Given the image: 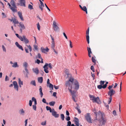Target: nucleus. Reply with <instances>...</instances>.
I'll return each mask as SVG.
<instances>
[{
	"mask_svg": "<svg viewBox=\"0 0 126 126\" xmlns=\"http://www.w3.org/2000/svg\"><path fill=\"white\" fill-rule=\"evenodd\" d=\"M69 81L72 88L76 90L79 89V82L77 80L74 79L73 77H69L68 81Z\"/></svg>",
	"mask_w": 126,
	"mask_h": 126,
	"instance_id": "1",
	"label": "nucleus"
},
{
	"mask_svg": "<svg viewBox=\"0 0 126 126\" xmlns=\"http://www.w3.org/2000/svg\"><path fill=\"white\" fill-rule=\"evenodd\" d=\"M94 113L95 114L96 117H101L99 120L100 123L101 125H104L106 122V118H104L103 114L100 111H99L98 112H94Z\"/></svg>",
	"mask_w": 126,
	"mask_h": 126,
	"instance_id": "2",
	"label": "nucleus"
},
{
	"mask_svg": "<svg viewBox=\"0 0 126 126\" xmlns=\"http://www.w3.org/2000/svg\"><path fill=\"white\" fill-rule=\"evenodd\" d=\"M65 85L66 87H68V90H69L72 96L75 95V94L76 92L72 90L73 88H72V86H71L69 81H66Z\"/></svg>",
	"mask_w": 126,
	"mask_h": 126,
	"instance_id": "3",
	"label": "nucleus"
},
{
	"mask_svg": "<svg viewBox=\"0 0 126 126\" xmlns=\"http://www.w3.org/2000/svg\"><path fill=\"white\" fill-rule=\"evenodd\" d=\"M11 4L12 5L11 7V9L13 12H16L17 10L16 9L17 8L15 4V2L14 0H11L10 2Z\"/></svg>",
	"mask_w": 126,
	"mask_h": 126,
	"instance_id": "4",
	"label": "nucleus"
},
{
	"mask_svg": "<svg viewBox=\"0 0 126 126\" xmlns=\"http://www.w3.org/2000/svg\"><path fill=\"white\" fill-rule=\"evenodd\" d=\"M85 117L86 120L88 122L90 123H92L91 118L89 113L86 114L85 115Z\"/></svg>",
	"mask_w": 126,
	"mask_h": 126,
	"instance_id": "5",
	"label": "nucleus"
},
{
	"mask_svg": "<svg viewBox=\"0 0 126 126\" xmlns=\"http://www.w3.org/2000/svg\"><path fill=\"white\" fill-rule=\"evenodd\" d=\"M19 3H17V5H20L21 6H24L25 7L26 6V0H19Z\"/></svg>",
	"mask_w": 126,
	"mask_h": 126,
	"instance_id": "6",
	"label": "nucleus"
},
{
	"mask_svg": "<svg viewBox=\"0 0 126 126\" xmlns=\"http://www.w3.org/2000/svg\"><path fill=\"white\" fill-rule=\"evenodd\" d=\"M58 25V24L56 23L55 21H53V27L54 31H57L59 29Z\"/></svg>",
	"mask_w": 126,
	"mask_h": 126,
	"instance_id": "7",
	"label": "nucleus"
},
{
	"mask_svg": "<svg viewBox=\"0 0 126 126\" xmlns=\"http://www.w3.org/2000/svg\"><path fill=\"white\" fill-rule=\"evenodd\" d=\"M20 40L21 41H23L25 44H26L29 42L28 40L26 37L24 35H23L20 38Z\"/></svg>",
	"mask_w": 126,
	"mask_h": 126,
	"instance_id": "8",
	"label": "nucleus"
},
{
	"mask_svg": "<svg viewBox=\"0 0 126 126\" xmlns=\"http://www.w3.org/2000/svg\"><path fill=\"white\" fill-rule=\"evenodd\" d=\"M115 91L113 89H111L108 92V95L110 96V97H112V96L115 94Z\"/></svg>",
	"mask_w": 126,
	"mask_h": 126,
	"instance_id": "9",
	"label": "nucleus"
},
{
	"mask_svg": "<svg viewBox=\"0 0 126 126\" xmlns=\"http://www.w3.org/2000/svg\"><path fill=\"white\" fill-rule=\"evenodd\" d=\"M19 25L18 26L20 27V31L21 33H22V30L25 29V27L22 22H20L19 23Z\"/></svg>",
	"mask_w": 126,
	"mask_h": 126,
	"instance_id": "10",
	"label": "nucleus"
},
{
	"mask_svg": "<svg viewBox=\"0 0 126 126\" xmlns=\"http://www.w3.org/2000/svg\"><path fill=\"white\" fill-rule=\"evenodd\" d=\"M48 66V64L46 63L45 65L43 67L44 69V71L47 73H48L49 72L48 70V68L47 67Z\"/></svg>",
	"mask_w": 126,
	"mask_h": 126,
	"instance_id": "11",
	"label": "nucleus"
},
{
	"mask_svg": "<svg viewBox=\"0 0 126 126\" xmlns=\"http://www.w3.org/2000/svg\"><path fill=\"white\" fill-rule=\"evenodd\" d=\"M13 85L14 86L15 89L16 90L18 91V85L17 82L16 81H14L13 82Z\"/></svg>",
	"mask_w": 126,
	"mask_h": 126,
	"instance_id": "12",
	"label": "nucleus"
},
{
	"mask_svg": "<svg viewBox=\"0 0 126 126\" xmlns=\"http://www.w3.org/2000/svg\"><path fill=\"white\" fill-rule=\"evenodd\" d=\"M74 121L76 126H79V120L78 118L75 117Z\"/></svg>",
	"mask_w": 126,
	"mask_h": 126,
	"instance_id": "13",
	"label": "nucleus"
},
{
	"mask_svg": "<svg viewBox=\"0 0 126 126\" xmlns=\"http://www.w3.org/2000/svg\"><path fill=\"white\" fill-rule=\"evenodd\" d=\"M15 44L16 47L19 49H20L22 51L23 50V49L22 46L20 45L18 42H16L15 43Z\"/></svg>",
	"mask_w": 126,
	"mask_h": 126,
	"instance_id": "14",
	"label": "nucleus"
},
{
	"mask_svg": "<svg viewBox=\"0 0 126 126\" xmlns=\"http://www.w3.org/2000/svg\"><path fill=\"white\" fill-rule=\"evenodd\" d=\"M52 112V115L55 118H58L59 116V114H57V112L56 111H54Z\"/></svg>",
	"mask_w": 126,
	"mask_h": 126,
	"instance_id": "15",
	"label": "nucleus"
},
{
	"mask_svg": "<svg viewBox=\"0 0 126 126\" xmlns=\"http://www.w3.org/2000/svg\"><path fill=\"white\" fill-rule=\"evenodd\" d=\"M41 50L42 52L45 53L46 52H47L48 51L49 49L47 48L46 49L42 47L41 48Z\"/></svg>",
	"mask_w": 126,
	"mask_h": 126,
	"instance_id": "16",
	"label": "nucleus"
},
{
	"mask_svg": "<svg viewBox=\"0 0 126 126\" xmlns=\"http://www.w3.org/2000/svg\"><path fill=\"white\" fill-rule=\"evenodd\" d=\"M17 14L21 19L22 21H24V19L22 17L21 12H17Z\"/></svg>",
	"mask_w": 126,
	"mask_h": 126,
	"instance_id": "17",
	"label": "nucleus"
},
{
	"mask_svg": "<svg viewBox=\"0 0 126 126\" xmlns=\"http://www.w3.org/2000/svg\"><path fill=\"white\" fill-rule=\"evenodd\" d=\"M32 70L36 74H38L39 73V70L37 68H33Z\"/></svg>",
	"mask_w": 126,
	"mask_h": 126,
	"instance_id": "18",
	"label": "nucleus"
},
{
	"mask_svg": "<svg viewBox=\"0 0 126 126\" xmlns=\"http://www.w3.org/2000/svg\"><path fill=\"white\" fill-rule=\"evenodd\" d=\"M100 101L98 97H97L96 98L95 97L94 99V100L93 101V102H94L97 103H99Z\"/></svg>",
	"mask_w": 126,
	"mask_h": 126,
	"instance_id": "19",
	"label": "nucleus"
},
{
	"mask_svg": "<svg viewBox=\"0 0 126 126\" xmlns=\"http://www.w3.org/2000/svg\"><path fill=\"white\" fill-rule=\"evenodd\" d=\"M39 91L40 93L41 97H42L43 94L42 92V88L41 86H39Z\"/></svg>",
	"mask_w": 126,
	"mask_h": 126,
	"instance_id": "20",
	"label": "nucleus"
},
{
	"mask_svg": "<svg viewBox=\"0 0 126 126\" xmlns=\"http://www.w3.org/2000/svg\"><path fill=\"white\" fill-rule=\"evenodd\" d=\"M38 80L39 82L40 83H41L43 82V78L42 77H39L38 79Z\"/></svg>",
	"mask_w": 126,
	"mask_h": 126,
	"instance_id": "21",
	"label": "nucleus"
},
{
	"mask_svg": "<svg viewBox=\"0 0 126 126\" xmlns=\"http://www.w3.org/2000/svg\"><path fill=\"white\" fill-rule=\"evenodd\" d=\"M30 84L34 86H36V84L35 80H33L31 81L30 83Z\"/></svg>",
	"mask_w": 126,
	"mask_h": 126,
	"instance_id": "22",
	"label": "nucleus"
},
{
	"mask_svg": "<svg viewBox=\"0 0 126 126\" xmlns=\"http://www.w3.org/2000/svg\"><path fill=\"white\" fill-rule=\"evenodd\" d=\"M25 113L24 111L23 110V109H21L19 111V113L21 115H24V113Z\"/></svg>",
	"mask_w": 126,
	"mask_h": 126,
	"instance_id": "23",
	"label": "nucleus"
},
{
	"mask_svg": "<svg viewBox=\"0 0 126 126\" xmlns=\"http://www.w3.org/2000/svg\"><path fill=\"white\" fill-rule=\"evenodd\" d=\"M12 67H18V66L17 64V63L16 62H15L13 64V65H12Z\"/></svg>",
	"mask_w": 126,
	"mask_h": 126,
	"instance_id": "24",
	"label": "nucleus"
},
{
	"mask_svg": "<svg viewBox=\"0 0 126 126\" xmlns=\"http://www.w3.org/2000/svg\"><path fill=\"white\" fill-rule=\"evenodd\" d=\"M23 67L25 68H27L28 66V63L26 62H24L23 63Z\"/></svg>",
	"mask_w": 126,
	"mask_h": 126,
	"instance_id": "25",
	"label": "nucleus"
},
{
	"mask_svg": "<svg viewBox=\"0 0 126 126\" xmlns=\"http://www.w3.org/2000/svg\"><path fill=\"white\" fill-rule=\"evenodd\" d=\"M13 22L14 23V24H17L18 23L19 24L18 21L15 18L13 19Z\"/></svg>",
	"mask_w": 126,
	"mask_h": 126,
	"instance_id": "26",
	"label": "nucleus"
},
{
	"mask_svg": "<svg viewBox=\"0 0 126 126\" xmlns=\"http://www.w3.org/2000/svg\"><path fill=\"white\" fill-rule=\"evenodd\" d=\"M55 103V102L54 101H51L49 102V104L50 106H53Z\"/></svg>",
	"mask_w": 126,
	"mask_h": 126,
	"instance_id": "27",
	"label": "nucleus"
},
{
	"mask_svg": "<svg viewBox=\"0 0 126 126\" xmlns=\"http://www.w3.org/2000/svg\"><path fill=\"white\" fill-rule=\"evenodd\" d=\"M82 9L86 13V14H87V9L86 6H83V7H82Z\"/></svg>",
	"mask_w": 126,
	"mask_h": 126,
	"instance_id": "28",
	"label": "nucleus"
},
{
	"mask_svg": "<svg viewBox=\"0 0 126 126\" xmlns=\"http://www.w3.org/2000/svg\"><path fill=\"white\" fill-rule=\"evenodd\" d=\"M86 38L88 43L89 44V35H86Z\"/></svg>",
	"mask_w": 126,
	"mask_h": 126,
	"instance_id": "29",
	"label": "nucleus"
},
{
	"mask_svg": "<svg viewBox=\"0 0 126 126\" xmlns=\"http://www.w3.org/2000/svg\"><path fill=\"white\" fill-rule=\"evenodd\" d=\"M51 47L52 49H54L55 47V43L51 42Z\"/></svg>",
	"mask_w": 126,
	"mask_h": 126,
	"instance_id": "30",
	"label": "nucleus"
},
{
	"mask_svg": "<svg viewBox=\"0 0 126 126\" xmlns=\"http://www.w3.org/2000/svg\"><path fill=\"white\" fill-rule=\"evenodd\" d=\"M89 96V97L90 98L91 100H92L93 101L94 100V99L95 97L93 95H90Z\"/></svg>",
	"mask_w": 126,
	"mask_h": 126,
	"instance_id": "31",
	"label": "nucleus"
},
{
	"mask_svg": "<svg viewBox=\"0 0 126 126\" xmlns=\"http://www.w3.org/2000/svg\"><path fill=\"white\" fill-rule=\"evenodd\" d=\"M26 46L29 49L30 51L31 52L32 51V48L31 46L30 45H28L26 44Z\"/></svg>",
	"mask_w": 126,
	"mask_h": 126,
	"instance_id": "32",
	"label": "nucleus"
},
{
	"mask_svg": "<svg viewBox=\"0 0 126 126\" xmlns=\"http://www.w3.org/2000/svg\"><path fill=\"white\" fill-rule=\"evenodd\" d=\"M18 84L19 85H23V82L21 81L20 78L18 79Z\"/></svg>",
	"mask_w": 126,
	"mask_h": 126,
	"instance_id": "33",
	"label": "nucleus"
},
{
	"mask_svg": "<svg viewBox=\"0 0 126 126\" xmlns=\"http://www.w3.org/2000/svg\"><path fill=\"white\" fill-rule=\"evenodd\" d=\"M61 118L63 120H64V116L63 114H61Z\"/></svg>",
	"mask_w": 126,
	"mask_h": 126,
	"instance_id": "34",
	"label": "nucleus"
},
{
	"mask_svg": "<svg viewBox=\"0 0 126 126\" xmlns=\"http://www.w3.org/2000/svg\"><path fill=\"white\" fill-rule=\"evenodd\" d=\"M47 86H48L50 88H52V87L53 86L50 83L48 85L47 84Z\"/></svg>",
	"mask_w": 126,
	"mask_h": 126,
	"instance_id": "35",
	"label": "nucleus"
},
{
	"mask_svg": "<svg viewBox=\"0 0 126 126\" xmlns=\"http://www.w3.org/2000/svg\"><path fill=\"white\" fill-rule=\"evenodd\" d=\"M112 97H109V100L108 101V104H109L111 101Z\"/></svg>",
	"mask_w": 126,
	"mask_h": 126,
	"instance_id": "36",
	"label": "nucleus"
},
{
	"mask_svg": "<svg viewBox=\"0 0 126 126\" xmlns=\"http://www.w3.org/2000/svg\"><path fill=\"white\" fill-rule=\"evenodd\" d=\"M92 61L93 63H95L96 60L95 59V57H92Z\"/></svg>",
	"mask_w": 126,
	"mask_h": 126,
	"instance_id": "37",
	"label": "nucleus"
},
{
	"mask_svg": "<svg viewBox=\"0 0 126 126\" xmlns=\"http://www.w3.org/2000/svg\"><path fill=\"white\" fill-rule=\"evenodd\" d=\"M37 26L38 30L39 31L40 29V26L39 24V23H38L37 24Z\"/></svg>",
	"mask_w": 126,
	"mask_h": 126,
	"instance_id": "38",
	"label": "nucleus"
},
{
	"mask_svg": "<svg viewBox=\"0 0 126 126\" xmlns=\"http://www.w3.org/2000/svg\"><path fill=\"white\" fill-rule=\"evenodd\" d=\"M2 48L3 49V51L6 52V49L5 47L3 45H2Z\"/></svg>",
	"mask_w": 126,
	"mask_h": 126,
	"instance_id": "39",
	"label": "nucleus"
},
{
	"mask_svg": "<svg viewBox=\"0 0 126 126\" xmlns=\"http://www.w3.org/2000/svg\"><path fill=\"white\" fill-rule=\"evenodd\" d=\"M87 50L88 53H92L91 50V49L90 47H87Z\"/></svg>",
	"mask_w": 126,
	"mask_h": 126,
	"instance_id": "40",
	"label": "nucleus"
},
{
	"mask_svg": "<svg viewBox=\"0 0 126 126\" xmlns=\"http://www.w3.org/2000/svg\"><path fill=\"white\" fill-rule=\"evenodd\" d=\"M28 8L30 9L31 10L32 9H33L32 6L30 4L29 5Z\"/></svg>",
	"mask_w": 126,
	"mask_h": 126,
	"instance_id": "41",
	"label": "nucleus"
},
{
	"mask_svg": "<svg viewBox=\"0 0 126 126\" xmlns=\"http://www.w3.org/2000/svg\"><path fill=\"white\" fill-rule=\"evenodd\" d=\"M17 37L20 40V38L22 37V36H19L18 34L17 33H16L15 34Z\"/></svg>",
	"mask_w": 126,
	"mask_h": 126,
	"instance_id": "42",
	"label": "nucleus"
},
{
	"mask_svg": "<svg viewBox=\"0 0 126 126\" xmlns=\"http://www.w3.org/2000/svg\"><path fill=\"white\" fill-rule=\"evenodd\" d=\"M97 87L98 89H101L102 88V86L101 85H98Z\"/></svg>",
	"mask_w": 126,
	"mask_h": 126,
	"instance_id": "43",
	"label": "nucleus"
},
{
	"mask_svg": "<svg viewBox=\"0 0 126 126\" xmlns=\"http://www.w3.org/2000/svg\"><path fill=\"white\" fill-rule=\"evenodd\" d=\"M71 123L70 121H68L67 122V124L66 126H71Z\"/></svg>",
	"mask_w": 126,
	"mask_h": 126,
	"instance_id": "44",
	"label": "nucleus"
},
{
	"mask_svg": "<svg viewBox=\"0 0 126 126\" xmlns=\"http://www.w3.org/2000/svg\"><path fill=\"white\" fill-rule=\"evenodd\" d=\"M42 101L44 103H47V104H48V103H47V102H46V100L45 98H43V99H42Z\"/></svg>",
	"mask_w": 126,
	"mask_h": 126,
	"instance_id": "45",
	"label": "nucleus"
},
{
	"mask_svg": "<svg viewBox=\"0 0 126 126\" xmlns=\"http://www.w3.org/2000/svg\"><path fill=\"white\" fill-rule=\"evenodd\" d=\"M37 58L40 59L42 58L41 57V55L39 53H38V54L37 56Z\"/></svg>",
	"mask_w": 126,
	"mask_h": 126,
	"instance_id": "46",
	"label": "nucleus"
},
{
	"mask_svg": "<svg viewBox=\"0 0 126 126\" xmlns=\"http://www.w3.org/2000/svg\"><path fill=\"white\" fill-rule=\"evenodd\" d=\"M39 0L40 2V4L39 5H41V6H44L43 4V3L42 2V1H41V0Z\"/></svg>",
	"mask_w": 126,
	"mask_h": 126,
	"instance_id": "47",
	"label": "nucleus"
},
{
	"mask_svg": "<svg viewBox=\"0 0 126 126\" xmlns=\"http://www.w3.org/2000/svg\"><path fill=\"white\" fill-rule=\"evenodd\" d=\"M44 7V6H43L41 5H39V8L41 9L42 11L43 10V7Z\"/></svg>",
	"mask_w": 126,
	"mask_h": 126,
	"instance_id": "48",
	"label": "nucleus"
},
{
	"mask_svg": "<svg viewBox=\"0 0 126 126\" xmlns=\"http://www.w3.org/2000/svg\"><path fill=\"white\" fill-rule=\"evenodd\" d=\"M66 120L68 121H69L70 119V117L69 116H66Z\"/></svg>",
	"mask_w": 126,
	"mask_h": 126,
	"instance_id": "49",
	"label": "nucleus"
},
{
	"mask_svg": "<svg viewBox=\"0 0 126 126\" xmlns=\"http://www.w3.org/2000/svg\"><path fill=\"white\" fill-rule=\"evenodd\" d=\"M32 101L31 100H30L29 101V105L30 106H32Z\"/></svg>",
	"mask_w": 126,
	"mask_h": 126,
	"instance_id": "50",
	"label": "nucleus"
},
{
	"mask_svg": "<svg viewBox=\"0 0 126 126\" xmlns=\"http://www.w3.org/2000/svg\"><path fill=\"white\" fill-rule=\"evenodd\" d=\"M49 110L50 112L52 114V112H53L55 110L54 109H51H51H50V110Z\"/></svg>",
	"mask_w": 126,
	"mask_h": 126,
	"instance_id": "51",
	"label": "nucleus"
},
{
	"mask_svg": "<svg viewBox=\"0 0 126 126\" xmlns=\"http://www.w3.org/2000/svg\"><path fill=\"white\" fill-rule=\"evenodd\" d=\"M50 37L51 38V39L52 40V41L51 42L55 43L54 41V39L52 37L51 35H50Z\"/></svg>",
	"mask_w": 126,
	"mask_h": 126,
	"instance_id": "52",
	"label": "nucleus"
},
{
	"mask_svg": "<svg viewBox=\"0 0 126 126\" xmlns=\"http://www.w3.org/2000/svg\"><path fill=\"white\" fill-rule=\"evenodd\" d=\"M32 101H34V102L36 101V100L35 98L34 97H32Z\"/></svg>",
	"mask_w": 126,
	"mask_h": 126,
	"instance_id": "53",
	"label": "nucleus"
},
{
	"mask_svg": "<svg viewBox=\"0 0 126 126\" xmlns=\"http://www.w3.org/2000/svg\"><path fill=\"white\" fill-rule=\"evenodd\" d=\"M112 114L114 116H115L116 115V112L115 110H114L113 111Z\"/></svg>",
	"mask_w": 126,
	"mask_h": 126,
	"instance_id": "54",
	"label": "nucleus"
},
{
	"mask_svg": "<svg viewBox=\"0 0 126 126\" xmlns=\"http://www.w3.org/2000/svg\"><path fill=\"white\" fill-rule=\"evenodd\" d=\"M104 81H100V84L101 85H102L103 84H104Z\"/></svg>",
	"mask_w": 126,
	"mask_h": 126,
	"instance_id": "55",
	"label": "nucleus"
},
{
	"mask_svg": "<svg viewBox=\"0 0 126 126\" xmlns=\"http://www.w3.org/2000/svg\"><path fill=\"white\" fill-rule=\"evenodd\" d=\"M32 106L33 109L35 110H36V105H32Z\"/></svg>",
	"mask_w": 126,
	"mask_h": 126,
	"instance_id": "56",
	"label": "nucleus"
},
{
	"mask_svg": "<svg viewBox=\"0 0 126 126\" xmlns=\"http://www.w3.org/2000/svg\"><path fill=\"white\" fill-rule=\"evenodd\" d=\"M69 42H70V47H71V48H72L73 47L72 46V42L70 40H69Z\"/></svg>",
	"mask_w": 126,
	"mask_h": 126,
	"instance_id": "57",
	"label": "nucleus"
},
{
	"mask_svg": "<svg viewBox=\"0 0 126 126\" xmlns=\"http://www.w3.org/2000/svg\"><path fill=\"white\" fill-rule=\"evenodd\" d=\"M46 108V109L47 110H50V109H51V108L50 107H48V106H47Z\"/></svg>",
	"mask_w": 126,
	"mask_h": 126,
	"instance_id": "58",
	"label": "nucleus"
},
{
	"mask_svg": "<svg viewBox=\"0 0 126 126\" xmlns=\"http://www.w3.org/2000/svg\"><path fill=\"white\" fill-rule=\"evenodd\" d=\"M76 96L75 95V96H72V99H73L74 101L75 102H76V101L75 100V97Z\"/></svg>",
	"mask_w": 126,
	"mask_h": 126,
	"instance_id": "59",
	"label": "nucleus"
},
{
	"mask_svg": "<svg viewBox=\"0 0 126 126\" xmlns=\"http://www.w3.org/2000/svg\"><path fill=\"white\" fill-rule=\"evenodd\" d=\"M113 85H110L109 86V87H108V88L110 90H111V88H112V87Z\"/></svg>",
	"mask_w": 126,
	"mask_h": 126,
	"instance_id": "60",
	"label": "nucleus"
},
{
	"mask_svg": "<svg viewBox=\"0 0 126 126\" xmlns=\"http://www.w3.org/2000/svg\"><path fill=\"white\" fill-rule=\"evenodd\" d=\"M48 67L50 69H51L52 68L51 63H49L48 64Z\"/></svg>",
	"mask_w": 126,
	"mask_h": 126,
	"instance_id": "61",
	"label": "nucleus"
},
{
	"mask_svg": "<svg viewBox=\"0 0 126 126\" xmlns=\"http://www.w3.org/2000/svg\"><path fill=\"white\" fill-rule=\"evenodd\" d=\"M107 86V85L106 84H105L102 86V88L105 89L106 88Z\"/></svg>",
	"mask_w": 126,
	"mask_h": 126,
	"instance_id": "62",
	"label": "nucleus"
},
{
	"mask_svg": "<svg viewBox=\"0 0 126 126\" xmlns=\"http://www.w3.org/2000/svg\"><path fill=\"white\" fill-rule=\"evenodd\" d=\"M46 122H43L41 124L43 126L46 125Z\"/></svg>",
	"mask_w": 126,
	"mask_h": 126,
	"instance_id": "63",
	"label": "nucleus"
},
{
	"mask_svg": "<svg viewBox=\"0 0 126 126\" xmlns=\"http://www.w3.org/2000/svg\"><path fill=\"white\" fill-rule=\"evenodd\" d=\"M66 114L68 116L69 115V113L68 111L67 110H66Z\"/></svg>",
	"mask_w": 126,
	"mask_h": 126,
	"instance_id": "64",
	"label": "nucleus"
}]
</instances>
